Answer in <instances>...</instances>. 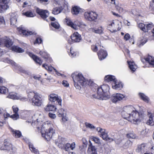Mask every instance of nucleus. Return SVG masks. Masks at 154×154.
Wrapping results in <instances>:
<instances>
[{
	"instance_id": "864d4df0",
	"label": "nucleus",
	"mask_w": 154,
	"mask_h": 154,
	"mask_svg": "<svg viewBox=\"0 0 154 154\" xmlns=\"http://www.w3.org/2000/svg\"><path fill=\"white\" fill-rule=\"evenodd\" d=\"M91 139L92 140L94 141L96 143L99 144L100 143V140L98 137H93L91 138Z\"/></svg>"
},
{
	"instance_id": "f704fd0d",
	"label": "nucleus",
	"mask_w": 154,
	"mask_h": 154,
	"mask_svg": "<svg viewBox=\"0 0 154 154\" xmlns=\"http://www.w3.org/2000/svg\"><path fill=\"white\" fill-rule=\"evenodd\" d=\"M11 132L13 136L16 137H20L21 136V132L18 130L13 129L11 128H10Z\"/></svg>"
},
{
	"instance_id": "393cba45",
	"label": "nucleus",
	"mask_w": 154,
	"mask_h": 154,
	"mask_svg": "<svg viewBox=\"0 0 154 154\" xmlns=\"http://www.w3.org/2000/svg\"><path fill=\"white\" fill-rule=\"evenodd\" d=\"M10 16L11 24L13 26H14L16 23L18 16L16 13H11Z\"/></svg>"
},
{
	"instance_id": "bf43d9fd",
	"label": "nucleus",
	"mask_w": 154,
	"mask_h": 154,
	"mask_svg": "<svg viewBox=\"0 0 154 154\" xmlns=\"http://www.w3.org/2000/svg\"><path fill=\"white\" fill-rule=\"evenodd\" d=\"M100 137H101L103 140L106 139V137H108L107 133L106 131V130H105L103 133L101 134L100 135Z\"/></svg>"
},
{
	"instance_id": "412c9836",
	"label": "nucleus",
	"mask_w": 154,
	"mask_h": 154,
	"mask_svg": "<svg viewBox=\"0 0 154 154\" xmlns=\"http://www.w3.org/2000/svg\"><path fill=\"white\" fill-rule=\"evenodd\" d=\"M146 149V144L144 143H142L137 146L135 151L137 152L143 153L145 151Z\"/></svg>"
},
{
	"instance_id": "1a4fd4ad",
	"label": "nucleus",
	"mask_w": 154,
	"mask_h": 154,
	"mask_svg": "<svg viewBox=\"0 0 154 154\" xmlns=\"http://www.w3.org/2000/svg\"><path fill=\"white\" fill-rule=\"evenodd\" d=\"M97 16L96 13L93 11H87L84 13L85 19L90 21H95L97 19Z\"/></svg>"
},
{
	"instance_id": "473e14b6",
	"label": "nucleus",
	"mask_w": 154,
	"mask_h": 154,
	"mask_svg": "<svg viewBox=\"0 0 154 154\" xmlns=\"http://www.w3.org/2000/svg\"><path fill=\"white\" fill-rule=\"evenodd\" d=\"M129 68L132 72H134L137 68V66L132 61H127Z\"/></svg>"
},
{
	"instance_id": "a18cd8bd",
	"label": "nucleus",
	"mask_w": 154,
	"mask_h": 154,
	"mask_svg": "<svg viewBox=\"0 0 154 154\" xmlns=\"http://www.w3.org/2000/svg\"><path fill=\"white\" fill-rule=\"evenodd\" d=\"M66 115V111L63 109H61L58 110L57 115L59 117Z\"/></svg>"
},
{
	"instance_id": "774afa93",
	"label": "nucleus",
	"mask_w": 154,
	"mask_h": 154,
	"mask_svg": "<svg viewBox=\"0 0 154 154\" xmlns=\"http://www.w3.org/2000/svg\"><path fill=\"white\" fill-rule=\"evenodd\" d=\"M48 115L49 117L52 119H55L56 117L55 114L51 112L49 113Z\"/></svg>"
},
{
	"instance_id": "c03bdc74",
	"label": "nucleus",
	"mask_w": 154,
	"mask_h": 154,
	"mask_svg": "<svg viewBox=\"0 0 154 154\" xmlns=\"http://www.w3.org/2000/svg\"><path fill=\"white\" fill-rule=\"evenodd\" d=\"M78 54V53L75 51L72 48H70V52L69 53V56L72 57H74L76 56Z\"/></svg>"
},
{
	"instance_id": "4c0bfd02",
	"label": "nucleus",
	"mask_w": 154,
	"mask_h": 154,
	"mask_svg": "<svg viewBox=\"0 0 154 154\" xmlns=\"http://www.w3.org/2000/svg\"><path fill=\"white\" fill-rule=\"evenodd\" d=\"M115 5V8L116 10L120 13H122L124 10L123 5L119 3H117Z\"/></svg>"
},
{
	"instance_id": "bb28decb",
	"label": "nucleus",
	"mask_w": 154,
	"mask_h": 154,
	"mask_svg": "<svg viewBox=\"0 0 154 154\" xmlns=\"http://www.w3.org/2000/svg\"><path fill=\"white\" fill-rule=\"evenodd\" d=\"M97 54L100 60L104 59L107 55L106 51L102 49L99 51L97 53Z\"/></svg>"
},
{
	"instance_id": "5fc2aeb1",
	"label": "nucleus",
	"mask_w": 154,
	"mask_h": 154,
	"mask_svg": "<svg viewBox=\"0 0 154 154\" xmlns=\"http://www.w3.org/2000/svg\"><path fill=\"white\" fill-rule=\"evenodd\" d=\"M149 8L154 14V0H152L150 2Z\"/></svg>"
},
{
	"instance_id": "0eeeda50",
	"label": "nucleus",
	"mask_w": 154,
	"mask_h": 154,
	"mask_svg": "<svg viewBox=\"0 0 154 154\" xmlns=\"http://www.w3.org/2000/svg\"><path fill=\"white\" fill-rule=\"evenodd\" d=\"M125 115V117H123L124 119L135 124H137L140 122L143 118L144 116L143 114L140 115L137 111L133 112L131 114L126 112Z\"/></svg>"
},
{
	"instance_id": "5701e85b",
	"label": "nucleus",
	"mask_w": 154,
	"mask_h": 154,
	"mask_svg": "<svg viewBox=\"0 0 154 154\" xmlns=\"http://www.w3.org/2000/svg\"><path fill=\"white\" fill-rule=\"evenodd\" d=\"M112 87L116 90H121L123 87V85L121 82L116 79L113 83Z\"/></svg>"
},
{
	"instance_id": "603ef678",
	"label": "nucleus",
	"mask_w": 154,
	"mask_h": 154,
	"mask_svg": "<svg viewBox=\"0 0 154 154\" xmlns=\"http://www.w3.org/2000/svg\"><path fill=\"white\" fill-rule=\"evenodd\" d=\"M5 25V22L3 17L0 16V26H4Z\"/></svg>"
},
{
	"instance_id": "7c9ffc66",
	"label": "nucleus",
	"mask_w": 154,
	"mask_h": 154,
	"mask_svg": "<svg viewBox=\"0 0 154 154\" xmlns=\"http://www.w3.org/2000/svg\"><path fill=\"white\" fill-rule=\"evenodd\" d=\"M103 28L102 26H100L98 27L97 29L91 28L89 30L90 32H94L96 33L101 34L103 33Z\"/></svg>"
},
{
	"instance_id": "4be33fe9",
	"label": "nucleus",
	"mask_w": 154,
	"mask_h": 154,
	"mask_svg": "<svg viewBox=\"0 0 154 154\" xmlns=\"http://www.w3.org/2000/svg\"><path fill=\"white\" fill-rule=\"evenodd\" d=\"M12 109L14 113L13 115H11V118L14 120H16L19 118V115L17 113L19 110L18 108L16 106H12Z\"/></svg>"
},
{
	"instance_id": "3c124183",
	"label": "nucleus",
	"mask_w": 154,
	"mask_h": 154,
	"mask_svg": "<svg viewBox=\"0 0 154 154\" xmlns=\"http://www.w3.org/2000/svg\"><path fill=\"white\" fill-rule=\"evenodd\" d=\"M51 25L53 27L56 29H59L60 27L59 24L57 22H51Z\"/></svg>"
},
{
	"instance_id": "6e6d98bb",
	"label": "nucleus",
	"mask_w": 154,
	"mask_h": 154,
	"mask_svg": "<svg viewBox=\"0 0 154 154\" xmlns=\"http://www.w3.org/2000/svg\"><path fill=\"white\" fill-rule=\"evenodd\" d=\"M39 53L43 57L45 58H47L48 57V55L47 53L45 51H40Z\"/></svg>"
},
{
	"instance_id": "6e6552de",
	"label": "nucleus",
	"mask_w": 154,
	"mask_h": 154,
	"mask_svg": "<svg viewBox=\"0 0 154 154\" xmlns=\"http://www.w3.org/2000/svg\"><path fill=\"white\" fill-rule=\"evenodd\" d=\"M121 27V23L118 20H116L110 21L108 26V29L111 32H115L119 30Z\"/></svg>"
},
{
	"instance_id": "338daca9",
	"label": "nucleus",
	"mask_w": 154,
	"mask_h": 154,
	"mask_svg": "<svg viewBox=\"0 0 154 154\" xmlns=\"http://www.w3.org/2000/svg\"><path fill=\"white\" fill-rule=\"evenodd\" d=\"M82 141L83 144L84 146L86 147L87 144V141L85 138H83L82 139Z\"/></svg>"
},
{
	"instance_id": "f257e3e1",
	"label": "nucleus",
	"mask_w": 154,
	"mask_h": 154,
	"mask_svg": "<svg viewBox=\"0 0 154 154\" xmlns=\"http://www.w3.org/2000/svg\"><path fill=\"white\" fill-rule=\"evenodd\" d=\"M32 122V126H36L38 129L41 131L42 137L47 141L50 140L53 134L55 133V130L52 128V125L48 122L47 121L44 123L42 125H41V127H40L39 126L42 124V121H38V119L34 121H28V122Z\"/></svg>"
},
{
	"instance_id": "aec40b11",
	"label": "nucleus",
	"mask_w": 154,
	"mask_h": 154,
	"mask_svg": "<svg viewBox=\"0 0 154 154\" xmlns=\"http://www.w3.org/2000/svg\"><path fill=\"white\" fill-rule=\"evenodd\" d=\"M27 53L36 63L39 65H41L42 64V60L38 57L29 52L27 51Z\"/></svg>"
},
{
	"instance_id": "37998d69",
	"label": "nucleus",
	"mask_w": 154,
	"mask_h": 154,
	"mask_svg": "<svg viewBox=\"0 0 154 154\" xmlns=\"http://www.w3.org/2000/svg\"><path fill=\"white\" fill-rule=\"evenodd\" d=\"M4 61L8 63L11 64L12 65H14L15 66L17 67H18L20 68H21L20 66H19L18 65L16 64L15 62L12 60L9 59L8 58H6L5 60Z\"/></svg>"
},
{
	"instance_id": "4468645a",
	"label": "nucleus",
	"mask_w": 154,
	"mask_h": 154,
	"mask_svg": "<svg viewBox=\"0 0 154 154\" xmlns=\"http://www.w3.org/2000/svg\"><path fill=\"white\" fill-rule=\"evenodd\" d=\"M153 28L151 32V34L149 37V39L150 40H154V26L152 23H149L146 24V32L148 30L151 29Z\"/></svg>"
},
{
	"instance_id": "c9c22d12",
	"label": "nucleus",
	"mask_w": 154,
	"mask_h": 154,
	"mask_svg": "<svg viewBox=\"0 0 154 154\" xmlns=\"http://www.w3.org/2000/svg\"><path fill=\"white\" fill-rule=\"evenodd\" d=\"M116 79L114 76L111 75H106L104 78L105 81L107 82L112 81L113 83Z\"/></svg>"
},
{
	"instance_id": "e433bc0d",
	"label": "nucleus",
	"mask_w": 154,
	"mask_h": 154,
	"mask_svg": "<svg viewBox=\"0 0 154 154\" xmlns=\"http://www.w3.org/2000/svg\"><path fill=\"white\" fill-rule=\"evenodd\" d=\"M81 9L79 7L75 6L73 7L72 10V13L74 15H77L81 11Z\"/></svg>"
},
{
	"instance_id": "c756f323",
	"label": "nucleus",
	"mask_w": 154,
	"mask_h": 154,
	"mask_svg": "<svg viewBox=\"0 0 154 154\" xmlns=\"http://www.w3.org/2000/svg\"><path fill=\"white\" fill-rule=\"evenodd\" d=\"M146 61L152 67H154V57L151 56H148L145 58Z\"/></svg>"
},
{
	"instance_id": "72a5a7b5",
	"label": "nucleus",
	"mask_w": 154,
	"mask_h": 154,
	"mask_svg": "<svg viewBox=\"0 0 154 154\" xmlns=\"http://www.w3.org/2000/svg\"><path fill=\"white\" fill-rule=\"evenodd\" d=\"M44 109L46 111H54L56 110L57 108L54 105L48 104L45 107Z\"/></svg>"
},
{
	"instance_id": "20e7f679",
	"label": "nucleus",
	"mask_w": 154,
	"mask_h": 154,
	"mask_svg": "<svg viewBox=\"0 0 154 154\" xmlns=\"http://www.w3.org/2000/svg\"><path fill=\"white\" fill-rule=\"evenodd\" d=\"M13 43L11 40L8 38H2L0 36V45L2 47H5L9 48L12 51L18 53H22L24 50L21 48L16 46L11 47Z\"/></svg>"
},
{
	"instance_id": "423d86ee",
	"label": "nucleus",
	"mask_w": 154,
	"mask_h": 154,
	"mask_svg": "<svg viewBox=\"0 0 154 154\" xmlns=\"http://www.w3.org/2000/svg\"><path fill=\"white\" fill-rule=\"evenodd\" d=\"M74 82V85L77 89H79L80 85L84 86L88 85V81L85 79L82 75L77 72L73 73L72 75Z\"/></svg>"
},
{
	"instance_id": "39448f33",
	"label": "nucleus",
	"mask_w": 154,
	"mask_h": 154,
	"mask_svg": "<svg viewBox=\"0 0 154 154\" xmlns=\"http://www.w3.org/2000/svg\"><path fill=\"white\" fill-rule=\"evenodd\" d=\"M65 22L68 26L75 30L79 29L80 30L84 31L87 28V26L81 20H77L73 23L69 18H66L65 20Z\"/></svg>"
},
{
	"instance_id": "49530a36",
	"label": "nucleus",
	"mask_w": 154,
	"mask_h": 154,
	"mask_svg": "<svg viewBox=\"0 0 154 154\" xmlns=\"http://www.w3.org/2000/svg\"><path fill=\"white\" fill-rule=\"evenodd\" d=\"M61 11L62 10L60 8L55 7L53 9L52 13L54 15H57L60 13Z\"/></svg>"
},
{
	"instance_id": "a878e982",
	"label": "nucleus",
	"mask_w": 154,
	"mask_h": 154,
	"mask_svg": "<svg viewBox=\"0 0 154 154\" xmlns=\"http://www.w3.org/2000/svg\"><path fill=\"white\" fill-rule=\"evenodd\" d=\"M64 149L66 151H70L71 150H73L75 148V143L73 142L71 144L67 143L64 145Z\"/></svg>"
},
{
	"instance_id": "dca6fc26",
	"label": "nucleus",
	"mask_w": 154,
	"mask_h": 154,
	"mask_svg": "<svg viewBox=\"0 0 154 154\" xmlns=\"http://www.w3.org/2000/svg\"><path fill=\"white\" fill-rule=\"evenodd\" d=\"M37 13L39 14L43 19L46 18L49 15V12L46 10H44L38 8L36 10Z\"/></svg>"
},
{
	"instance_id": "7ed1b4c3",
	"label": "nucleus",
	"mask_w": 154,
	"mask_h": 154,
	"mask_svg": "<svg viewBox=\"0 0 154 154\" xmlns=\"http://www.w3.org/2000/svg\"><path fill=\"white\" fill-rule=\"evenodd\" d=\"M27 94L29 101L35 106L39 107L43 104V100L40 95L37 92L31 91H27Z\"/></svg>"
},
{
	"instance_id": "9d476101",
	"label": "nucleus",
	"mask_w": 154,
	"mask_h": 154,
	"mask_svg": "<svg viewBox=\"0 0 154 154\" xmlns=\"http://www.w3.org/2000/svg\"><path fill=\"white\" fill-rule=\"evenodd\" d=\"M126 98L125 95L119 93L114 94L111 97L112 102L114 103L119 102L122 100H124Z\"/></svg>"
},
{
	"instance_id": "052dcab7",
	"label": "nucleus",
	"mask_w": 154,
	"mask_h": 154,
	"mask_svg": "<svg viewBox=\"0 0 154 154\" xmlns=\"http://www.w3.org/2000/svg\"><path fill=\"white\" fill-rule=\"evenodd\" d=\"M85 125L87 128H90L91 129L95 128V127L93 125L88 122H86L85 123Z\"/></svg>"
},
{
	"instance_id": "79ce46f5",
	"label": "nucleus",
	"mask_w": 154,
	"mask_h": 154,
	"mask_svg": "<svg viewBox=\"0 0 154 154\" xmlns=\"http://www.w3.org/2000/svg\"><path fill=\"white\" fill-rule=\"evenodd\" d=\"M138 94L140 98L143 100L145 102H148L149 99L145 94L143 93H139Z\"/></svg>"
},
{
	"instance_id": "58836bf2",
	"label": "nucleus",
	"mask_w": 154,
	"mask_h": 154,
	"mask_svg": "<svg viewBox=\"0 0 154 154\" xmlns=\"http://www.w3.org/2000/svg\"><path fill=\"white\" fill-rule=\"evenodd\" d=\"M137 26L143 32H146V24L142 23L137 22Z\"/></svg>"
},
{
	"instance_id": "ea45409f",
	"label": "nucleus",
	"mask_w": 154,
	"mask_h": 154,
	"mask_svg": "<svg viewBox=\"0 0 154 154\" xmlns=\"http://www.w3.org/2000/svg\"><path fill=\"white\" fill-rule=\"evenodd\" d=\"M29 148L31 151L34 153L35 154H39L38 150L34 148L33 145L31 143H28Z\"/></svg>"
},
{
	"instance_id": "e2e57ef3",
	"label": "nucleus",
	"mask_w": 154,
	"mask_h": 154,
	"mask_svg": "<svg viewBox=\"0 0 154 154\" xmlns=\"http://www.w3.org/2000/svg\"><path fill=\"white\" fill-rule=\"evenodd\" d=\"M62 117V120L63 122H64L68 120V118L67 117L66 115H63L61 117Z\"/></svg>"
},
{
	"instance_id": "2eb2a0df",
	"label": "nucleus",
	"mask_w": 154,
	"mask_h": 154,
	"mask_svg": "<svg viewBox=\"0 0 154 154\" xmlns=\"http://www.w3.org/2000/svg\"><path fill=\"white\" fill-rule=\"evenodd\" d=\"M17 29L20 34L24 36H27L34 34V32L25 30L22 27L17 28Z\"/></svg>"
},
{
	"instance_id": "6ab92c4d",
	"label": "nucleus",
	"mask_w": 154,
	"mask_h": 154,
	"mask_svg": "<svg viewBox=\"0 0 154 154\" xmlns=\"http://www.w3.org/2000/svg\"><path fill=\"white\" fill-rule=\"evenodd\" d=\"M42 67L45 68L49 72H51L53 70L55 71L56 74L58 76H61L63 77H64L65 76L63 74H62L51 66H48L47 64H45L42 65Z\"/></svg>"
},
{
	"instance_id": "2f4dec72",
	"label": "nucleus",
	"mask_w": 154,
	"mask_h": 154,
	"mask_svg": "<svg viewBox=\"0 0 154 154\" xmlns=\"http://www.w3.org/2000/svg\"><path fill=\"white\" fill-rule=\"evenodd\" d=\"M4 146H1V150H10L11 149L13 150L12 145L9 143H4Z\"/></svg>"
},
{
	"instance_id": "de8ad7c7",
	"label": "nucleus",
	"mask_w": 154,
	"mask_h": 154,
	"mask_svg": "<svg viewBox=\"0 0 154 154\" xmlns=\"http://www.w3.org/2000/svg\"><path fill=\"white\" fill-rule=\"evenodd\" d=\"M8 91V89L4 86L0 87V94H5Z\"/></svg>"
},
{
	"instance_id": "69168bd1",
	"label": "nucleus",
	"mask_w": 154,
	"mask_h": 154,
	"mask_svg": "<svg viewBox=\"0 0 154 154\" xmlns=\"http://www.w3.org/2000/svg\"><path fill=\"white\" fill-rule=\"evenodd\" d=\"M91 48L92 50L94 52H96L97 50V47L96 44L92 45Z\"/></svg>"
},
{
	"instance_id": "8fccbe9b",
	"label": "nucleus",
	"mask_w": 154,
	"mask_h": 154,
	"mask_svg": "<svg viewBox=\"0 0 154 154\" xmlns=\"http://www.w3.org/2000/svg\"><path fill=\"white\" fill-rule=\"evenodd\" d=\"M29 116V112L25 111L22 113L21 116L22 119H26L28 118Z\"/></svg>"
},
{
	"instance_id": "f3484780",
	"label": "nucleus",
	"mask_w": 154,
	"mask_h": 154,
	"mask_svg": "<svg viewBox=\"0 0 154 154\" xmlns=\"http://www.w3.org/2000/svg\"><path fill=\"white\" fill-rule=\"evenodd\" d=\"M8 97L9 98H11L14 100H20L22 101H25L26 100V98L20 95H18L16 93H11L9 94Z\"/></svg>"
},
{
	"instance_id": "ddd939ff",
	"label": "nucleus",
	"mask_w": 154,
	"mask_h": 154,
	"mask_svg": "<svg viewBox=\"0 0 154 154\" xmlns=\"http://www.w3.org/2000/svg\"><path fill=\"white\" fill-rule=\"evenodd\" d=\"M134 108L131 106H125L123 109V111L121 112L122 116V117H126V113L128 112L131 114L133 112L137 111L136 110H134Z\"/></svg>"
},
{
	"instance_id": "0e129e2a",
	"label": "nucleus",
	"mask_w": 154,
	"mask_h": 154,
	"mask_svg": "<svg viewBox=\"0 0 154 154\" xmlns=\"http://www.w3.org/2000/svg\"><path fill=\"white\" fill-rule=\"evenodd\" d=\"M62 85L65 87H68L69 84L67 81L66 80H63L62 82Z\"/></svg>"
},
{
	"instance_id": "f03ea898",
	"label": "nucleus",
	"mask_w": 154,
	"mask_h": 154,
	"mask_svg": "<svg viewBox=\"0 0 154 154\" xmlns=\"http://www.w3.org/2000/svg\"><path fill=\"white\" fill-rule=\"evenodd\" d=\"M109 87L107 85H103L98 88L96 94H93V97L100 100H106L110 97L109 92Z\"/></svg>"
},
{
	"instance_id": "a211bd4d",
	"label": "nucleus",
	"mask_w": 154,
	"mask_h": 154,
	"mask_svg": "<svg viewBox=\"0 0 154 154\" xmlns=\"http://www.w3.org/2000/svg\"><path fill=\"white\" fill-rule=\"evenodd\" d=\"M70 37L73 42H79L82 39L81 35L77 32H75L73 33L70 36Z\"/></svg>"
},
{
	"instance_id": "09e8293b",
	"label": "nucleus",
	"mask_w": 154,
	"mask_h": 154,
	"mask_svg": "<svg viewBox=\"0 0 154 154\" xmlns=\"http://www.w3.org/2000/svg\"><path fill=\"white\" fill-rule=\"evenodd\" d=\"M22 14L28 17H33L35 16L34 14L32 12L30 11L23 12Z\"/></svg>"
},
{
	"instance_id": "680f3d73",
	"label": "nucleus",
	"mask_w": 154,
	"mask_h": 154,
	"mask_svg": "<svg viewBox=\"0 0 154 154\" xmlns=\"http://www.w3.org/2000/svg\"><path fill=\"white\" fill-rule=\"evenodd\" d=\"M105 129H103L102 128L98 127L97 128V131H98V134L100 135L101 134L103 131H104Z\"/></svg>"
},
{
	"instance_id": "cd10ccee",
	"label": "nucleus",
	"mask_w": 154,
	"mask_h": 154,
	"mask_svg": "<svg viewBox=\"0 0 154 154\" xmlns=\"http://www.w3.org/2000/svg\"><path fill=\"white\" fill-rule=\"evenodd\" d=\"M89 145L88 148V150L90 154H98L96 149L95 147L92 145L90 141H89Z\"/></svg>"
},
{
	"instance_id": "b1692460",
	"label": "nucleus",
	"mask_w": 154,
	"mask_h": 154,
	"mask_svg": "<svg viewBox=\"0 0 154 154\" xmlns=\"http://www.w3.org/2000/svg\"><path fill=\"white\" fill-rule=\"evenodd\" d=\"M66 140L65 138L61 137H59L58 139L55 141V143L59 147H62L63 144L66 142Z\"/></svg>"
},
{
	"instance_id": "a19ab883",
	"label": "nucleus",
	"mask_w": 154,
	"mask_h": 154,
	"mask_svg": "<svg viewBox=\"0 0 154 154\" xmlns=\"http://www.w3.org/2000/svg\"><path fill=\"white\" fill-rule=\"evenodd\" d=\"M148 115L149 116V119L147 122V124L151 126H154V121L152 120V116L150 112H148Z\"/></svg>"
},
{
	"instance_id": "9b49d317",
	"label": "nucleus",
	"mask_w": 154,
	"mask_h": 154,
	"mask_svg": "<svg viewBox=\"0 0 154 154\" xmlns=\"http://www.w3.org/2000/svg\"><path fill=\"white\" fill-rule=\"evenodd\" d=\"M48 100L52 102L56 101V103H57L59 105L61 106V99L57 94L54 93L50 94L48 96Z\"/></svg>"
},
{
	"instance_id": "4d7b16f0",
	"label": "nucleus",
	"mask_w": 154,
	"mask_h": 154,
	"mask_svg": "<svg viewBox=\"0 0 154 154\" xmlns=\"http://www.w3.org/2000/svg\"><path fill=\"white\" fill-rule=\"evenodd\" d=\"M11 116L9 114L7 113L5 111L3 113V116L4 118V120H5L9 117L11 118Z\"/></svg>"
},
{
	"instance_id": "13d9d810",
	"label": "nucleus",
	"mask_w": 154,
	"mask_h": 154,
	"mask_svg": "<svg viewBox=\"0 0 154 154\" xmlns=\"http://www.w3.org/2000/svg\"><path fill=\"white\" fill-rule=\"evenodd\" d=\"M42 40L40 37H37L36 38L35 40L34 41V44H41L42 43Z\"/></svg>"
},
{
	"instance_id": "f8f14e48",
	"label": "nucleus",
	"mask_w": 154,
	"mask_h": 154,
	"mask_svg": "<svg viewBox=\"0 0 154 154\" xmlns=\"http://www.w3.org/2000/svg\"><path fill=\"white\" fill-rule=\"evenodd\" d=\"M10 0H0V13H2L9 8Z\"/></svg>"
},
{
	"instance_id": "c85d7f7f",
	"label": "nucleus",
	"mask_w": 154,
	"mask_h": 154,
	"mask_svg": "<svg viewBox=\"0 0 154 154\" xmlns=\"http://www.w3.org/2000/svg\"><path fill=\"white\" fill-rule=\"evenodd\" d=\"M147 42L146 38L141 37L138 39L137 42V45L138 47H140L143 46Z\"/></svg>"
}]
</instances>
